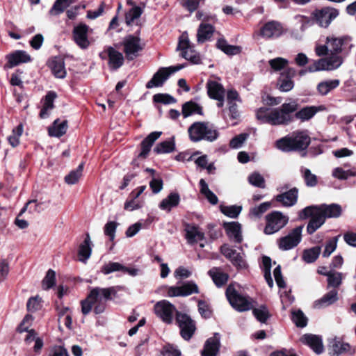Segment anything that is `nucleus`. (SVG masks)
<instances>
[{"mask_svg": "<svg viewBox=\"0 0 356 356\" xmlns=\"http://www.w3.org/2000/svg\"><path fill=\"white\" fill-rule=\"evenodd\" d=\"M343 40L334 36L327 37L326 43L324 45L316 48L318 56H323L328 53L330 54H338L342 50Z\"/></svg>", "mask_w": 356, "mask_h": 356, "instance_id": "obj_14", "label": "nucleus"}, {"mask_svg": "<svg viewBox=\"0 0 356 356\" xmlns=\"http://www.w3.org/2000/svg\"><path fill=\"white\" fill-rule=\"evenodd\" d=\"M226 296L232 306L239 312L248 311L253 307L252 299L238 293L232 285L227 287Z\"/></svg>", "mask_w": 356, "mask_h": 356, "instance_id": "obj_7", "label": "nucleus"}, {"mask_svg": "<svg viewBox=\"0 0 356 356\" xmlns=\"http://www.w3.org/2000/svg\"><path fill=\"white\" fill-rule=\"evenodd\" d=\"M175 149V143L173 141L166 140L159 143L154 148L157 154H168L173 152Z\"/></svg>", "mask_w": 356, "mask_h": 356, "instance_id": "obj_51", "label": "nucleus"}, {"mask_svg": "<svg viewBox=\"0 0 356 356\" xmlns=\"http://www.w3.org/2000/svg\"><path fill=\"white\" fill-rule=\"evenodd\" d=\"M266 225L264 228L266 234H273L288 223L289 218L280 211H273L266 216Z\"/></svg>", "mask_w": 356, "mask_h": 356, "instance_id": "obj_8", "label": "nucleus"}, {"mask_svg": "<svg viewBox=\"0 0 356 356\" xmlns=\"http://www.w3.org/2000/svg\"><path fill=\"white\" fill-rule=\"evenodd\" d=\"M185 230L186 237L189 243H197L204 238V233L197 226L188 225Z\"/></svg>", "mask_w": 356, "mask_h": 356, "instance_id": "obj_31", "label": "nucleus"}, {"mask_svg": "<svg viewBox=\"0 0 356 356\" xmlns=\"http://www.w3.org/2000/svg\"><path fill=\"white\" fill-rule=\"evenodd\" d=\"M202 114V108L193 102H188L182 106V114L184 118H188L193 114Z\"/></svg>", "mask_w": 356, "mask_h": 356, "instance_id": "obj_43", "label": "nucleus"}, {"mask_svg": "<svg viewBox=\"0 0 356 356\" xmlns=\"http://www.w3.org/2000/svg\"><path fill=\"white\" fill-rule=\"evenodd\" d=\"M154 310L156 315L168 324L172 323L176 314V321L180 327L181 337L186 340L191 338L195 330L194 323L187 315L178 312L174 305L163 300L154 305Z\"/></svg>", "mask_w": 356, "mask_h": 356, "instance_id": "obj_1", "label": "nucleus"}, {"mask_svg": "<svg viewBox=\"0 0 356 356\" xmlns=\"http://www.w3.org/2000/svg\"><path fill=\"white\" fill-rule=\"evenodd\" d=\"M180 202L178 193H171L164 198L159 204V208L162 210L170 211L172 208L177 207Z\"/></svg>", "mask_w": 356, "mask_h": 356, "instance_id": "obj_35", "label": "nucleus"}, {"mask_svg": "<svg viewBox=\"0 0 356 356\" xmlns=\"http://www.w3.org/2000/svg\"><path fill=\"white\" fill-rule=\"evenodd\" d=\"M122 45L124 52L128 60L134 59L143 49V44L140 38L131 35L124 38Z\"/></svg>", "mask_w": 356, "mask_h": 356, "instance_id": "obj_12", "label": "nucleus"}, {"mask_svg": "<svg viewBox=\"0 0 356 356\" xmlns=\"http://www.w3.org/2000/svg\"><path fill=\"white\" fill-rule=\"evenodd\" d=\"M248 181L251 185L255 187L265 188V179L264 177L257 172H254L249 175Z\"/></svg>", "mask_w": 356, "mask_h": 356, "instance_id": "obj_53", "label": "nucleus"}, {"mask_svg": "<svg viewBox=\"0 0 356 356\" xmlns=\"http://www.w3.org/2000/svg\"><path fill=\"white\" fill-rule=\"evenodd\" d=\"M123 269V265L118 262H109L108 264H104L101 271L104 275H108L113 272L122 271Z\"/></svg>", "mask_w": 356, "mask_h": 356, "instance_id": "obj_59", "label": "nucleus"}, {"mask_svg": "<svg viewBox=\"0 0 356 356\" xmlns=\"http://www.w3.org/2000/svg\"><path fill=\"white\" fill-rule=\"evenodd\" d=\"M340 84L339 79H329L320 82L316 87L319 95H327L330 92L337 88Z\"/></svg>", "mask_w": 356, "mask_h": 356, "instance_id": "obj_32", "label": "nucleus"}, {"mask_svg": "<svg viewBox=\"0 0 356 356\" xmlns=\"http://www.w3.org/2000/svg\"><path fill=\"white\" fill-rule=\"evenodd\" d=\"M184 65L161 67L153 76L152 79L146 84L147 88L161 86L168 77L177 71L182 69Z\"/></svg>", "mask_w": 356, "mask_h": 356, "instance_id": "obj_13", "label": "nucleus"}, {"mask_svg": "<svg viewBox=\"0 0 356 356\" xmlns=\"http://www.w3.org/2000/svg\"><path fill=\"white\" fill-rule=\"evenodd\" d=\"M262 264L264 266V277L268 283L269 287L273 286V280L271 277L270 268H271V259L268 257L264 256L262 258Z\"/></svg>", "mask_w": 356, "mask_h": 356, "instance_id": "obj_46", "label": "nucleus"}, {"mask_svg": "<svg viewBox=\"0 0 356 356\" xmlns=\"http://www.w3.org/2000/svg\"><path fill=\"white\" fill-rule=\"evenodd\" d=\"M325 109V107L323 105L306 106L296 112L295 117L302 122L307 121L312 118L318 112L323 111Z\"/></svg>", "mask_w": 356, "mask_h": 356, "instance_id": "obj_22", "label": "nucleus"}, {"mask_svg": "<svg viewBox=\"0 0 356 356\" xmlns=\"http://www.w3.org/2000/svg\"><path fill=\"white\" fill-rule=\"evenodd\" d=\"M89 27L85 24L81 23L74 26L72 35L75 43L82 49H87L90 45L88 38Z\"/></svg>", "mask_w": 356, "mask_h": 356, "instance_id": "obj_15", "label": "nucleus"}, {"mask_svg": "<svg viewBox=\"0 0 356 356\" xmlns=\"http://www.w3.org/2000/svg\"><path fill=\"white\" fill-rule=\"evenodd\" d=\"M338 299L339 297L337 291L332 289L325 294L321 298L316 300L314 305L316 309L325 308L336 302Z\"/></svg>", "mask_w": 356, "mask_h": 356, "instance_id": "obj_24", "label": "nucleus"}, {"mask_svg": "<svg viewBox=\"0 0 356 356\" xmlns=\"http://www.w3.org/2000/svg\"><path fill=\"white\" fill-rule=\"evenodd\" d=\"M207 92L211 98L221 99L224 97L225 90L220 83L210 81L207 83Z\"/></svg>", "mask_w": 356, "mask_h": 356, "instance_id": "obj_34", "label": "nucleus"}, {"mask_svg": "<svg viewBox=\"0 0 356 356\" xmlns=\"http://www.w3.org/2000/svg\"><path fill=\"white\" fill-rule=\"evenodd\" d=\"M339 237V236L334 237L327 242L323 252L324 257H328L336 250Z\"/></svg>", "mask_w": 356, "mask_h": 356, "instance_id": "obj_61", "label": "nucleus"}, {"mask_svg": "<svg viewBox=\"0 0 356 356\" xmlns=\"http://www.w3.org/2000/svg\"><path fill=\"white\" fill-rule=\"evenodd\" d=\"M321 251V248L319 246L305 250L303 252L302 259L307 263H312L317 259Z\"/></svg>", "mask_w": 356, "mask_h": 356, "instance_id": "obj_45", "label": "nucleus"}, {"mask_svg": "<svg viewBox=\"0 0 356 356\" xmlns=\"http://www.w3.org/2000/svg\"><path fill=\"white\" fill-rule=\"evenodd\" d=\"M55 280H56L55 272L53 270L49 269L47 271L44 280H42V288L45 290H47V289L51 288L55 284Z\"/></svg>", "mask_w": 356, "mask_h": 356, "instance_id": "obj_60", "label": "nucleus"}, {"mask_svg": "<svg viewBox=\"0 0 356 356\" xmlns=\"http://www.w3.org/2000/svg\"><path fill=\"white\" fill-rule=\"evenodd\" d=\"M161 131H154L149 134L141 143V152L139 156L146 157L154 143L161 136Z\"/></svg>", "mask_w": 356, "mask_h": 356, "instance_id": "obj_29", "label": "nucleus"}, {"mask_svg": "<svg viewBox=\"0 0 356 356\" xmlns=\"http://www.w3.org/2000/svg\"><path fill=\"white\" fill-rule=\"evenodd\" d=\"M301 341L308 345L316 354H321L323 352L324 347L322 339L314 334H305L301 338Z\"/></svg>", "mask_w": 356, "mask_h": 356, "instance_id": "obj_23", "label": "nucleus"}, {"mask_svg": "<svg viewBox=\"0 0 356 356\" xmlns=\"http://www.w3.org/2000/svg\"><path fill=\"white\" fill-rule=\"evenodd\" d=\"M49 67L54 76L63 79L66 76L64 59L61 57H55L49 61Z\"/></svg>", "mask_w": 356, "mask_h": 356, "instance_id": "obj_27", "label": "nucleus"}, {"mask_svg": "<svg viewBox=\"0 0 356 356\" xmlns=\"http://www.w3.org/2000/svg\"><path fill=\"white\" fill-rule=\"evenodd\" d=\"M303 226H298L291 230L286 236L281 237L277 241V245L283 251L289 250L296 247L302 239Z\"/></svg>", "mask_w": 356, "mask_h": 356, "instance_id": "obj_11", "label": "nucleus"}, {"mask_svg": "<svg viewBox=\"0 0 356 356\" xmlns=\"http://www.w3.org/2000/svg\"><path fill=\"white\" fill-rule=\"evenodd\" d=\"M292 320L297 327H304L307 324V318L300 310L292 312Z\"/></svg>", "mask_w": 356, "mask_h": 356, "instance_id": "obj_54", "label": "nucleus"}, {"mask_svg": "<svg viewBox=\"0 0 356 356\" xmlns=\"http://www.w3.org/2000/svg\"><path fill=\"white\" fill-rule=\"evenodd\" d=\"M355 172L350 170H345L341 167H337L333 169L332 175L339 180H346L349 177H354L355 176Z\"/></svg>", "mask_w": 356, "mask_h": 356, "instance_id": "obj_50", "label": "nucleus"}, {"mask_svg": "<svg viewBox=\"0 0 356 356\" xmlns=\"http://www.w3.org/2000/svg\"><path fill=\"white\" fill-rule=\"evenodd\" d=\"M220 348V338L216 333L213 337L208 339L202 351V356H216Z\"/></svg>", "mask_w": 356, "mask_h": 356, "instance_id": "obj_18", "label": "nucleus"}, {"mask_svg": "<svg viewBox=\"0 0 356 356\" xmlns=\"http://www.w3.org/2000/svg\"><path fill=\"white\" fill-rule=\"evenodd\" d=\"M221 252L237 268H244L246 267V262L244 259V254L243 252H237L227 245H224L221 247Z\"/></svg>", "mask_w": 356, "mask_h": 356, "instance_id": "obj_16", "label": "nucleus"}, {"mask_svg": "<svg viewBox=\"0 0 356 356\" xmlns=\"http://www.w3.org/2000/svg\"><path fill=\"white\" fill-rule=\"evenodd\" d=\"M242 207L241 206H220L221 212L225 216L235 218L241 213Z\"/></svg>", "mask_w": 356, "mask_h": 356, "instance_id": "obj_52", "label": "nucleus"}, {"mask_svg": "<svg viewBox=\"0 0 356 356\" xmlns=\"http://www.w3.org/2000/svg\"><path fill=\"white\" fill-rule=\"evenodd\" d=\"M297 198L298 190L294 188L286 193L277 195L275 200L285 207H291L296 203Z\"/></svg>", "mask_w": 356, "mask_h": 356, "instance_id": "obj_30", "label": "nucleus"}, {"mask_svg": "<svg viewBox=\"0 0 356 356\" xmlns=\"http://www.w3.org/2000/svg\"><path fill=\"white\" fill-rule=\"evenodd\" d=\"M349 348L348 343L333 339L330 342L328 350L330 356H339L340 354L348 351Z\"/></svg>", "mask_w": 356, "mask_h": 356, "instance_id": "obj_36", "label": "nucleus"}, {"mask_svg": "<svg viewBox=\"0 0 356 356\" xmlns=\"http://www.w3.org/2000/svg\"><path fill=\"white\" fill-rule=\"evenodd\" d=\"M325 275L327 277L329 286L337 288L341 285L342 282V274L341 273L330 271Z\"/></svg>", "mask_w": 356, "mask_h": 356, "instance_id": "obj_48", "label": "nucleus"}, {"mask_svg": "<svg viewBox=\"0 0 356 356\" xmlns=\"http://www.w3.org/2000/svg\"><path fill=\"white\" fill-rule=\"evenodd\" d=\"M269 65L274 71H280L284 69L289 63L285 58L277 57L268 61Z\"/></svg>", "mask_w": 356, "mask_h": 356, "instance_id": "obj_58", "label": "nucleus"}, {"mask_svg": "<svg viewBox=\"0 0 356 356\" xmlns=\"http://www.w3.org/2000/svg\"><path fill=\"white\" fill-rule=\"evenodd\" d=\"M106 52L108 56V67L111 70H117L123 65L124 59L122 53L112 47H108Z\"/></svg>", "mask_w": 356, "mask_h": 356, "instance_id": "obj_21", "label": "nucleus"}, {"mask_svg": "<svg viewBox=\"0 0 356 356\" xmlns=\"http://www.w3.org/2000/svg\"><path fill=\"white\" fill-rule=\"evenodd\" d=\"M257 117L259 120L272 125L285 124L292 120V117L284 114L280 108H260L257 112Z\"/></svg>", "mask_w": 356, "mask_h": 356, "instance_id": "obj_6", "label": "nucleus"}, {"mask_svg": "<svg viewBox=\"0 0 356 356\" xmlns=\"http://www.w3.org/2000/svg\"><path fill=\"white\" fill-rule=\"evenodd\" d=\"M217 47L226 54L236 55L241 52V48L238 46L230 45L224 40H219L217 42Z\"/></svg>", "mask_w": 356, "mask_h": 356, "instance_id": "obj_44", "label": "nucleus"}, {"mask_svg": "<svg viewBox=\"0 0 356 356\" xmlns=\"http://www.w3.org/2000/svg\"><path fill=\"white\" fill-rule=\"evenodd\" d=\"M83 169V163H82L76 170H72L65 177V181L70 185L76 184L82 177Z\"/></svg>", "mask_w": 356, "mask_h": 356, "instance_id": "obj_42", "label": "nucleus"}, {"mask_svg": "<svg viewBox=\"0 0 356 356\" xmlns=\"http://www.w3.org/2000/svg\"><path fill=\"white\" fill-rule=\"evenodd\" d=\"M116 293L114 287L92 289L87 298L81 302L82 313L87 315L91 311L92 306L96 314L102 313L106 308L107 300L111 299V296L115 295Z\"/></svg>", "mask_w": 356, "mask_h": 356, "instance_id": "obj_3", "label": "nucleus"}, {"mask_svg": "<svg viewBox=\"0 0 356 356\" xmlns=\"http://www.w3.org/2000/svg\"><path fill=\"white\" fill-rule=\"evenodd\" d=\"M252 312L256 318L261 323H265L270 316L269 312L264 305L254 309Z\"/></svg>", "mask_w": 356, "mask_h": 356, "instance_id": "obj_55", "label": "nucleus"}, {"mask_svg": "<svg viewBox=\"0 0 356 356\" xmlns=\"http://www.w3.org/2000/svg\"><path fill=\"white\" fill-rule=\"evenodd\" d=\"M248 135L245 134H239L233 138L229 143V147L232 149H238L242 147L246 140Z\"/></svg>", "mask_w": 356, "mask_h": 356, "instance_id": "obj_63", "label": "nucleus"}, {"mask_svg": "<svg viewBox=\"0 0 356 356\" xmlns=\"http://www.w3.org/2000/svg\"><path fill=\"white\" fill-rule=\"evenodd\" d=\"M337 15L338 11L331 8H324L316 10L314 13L317 22L323 27H327Z\"/></svg>", "mask_w": 356, "mask_h": 356, "instance_id": "obj_17", "label": "nucleus"}, {"mask_svg": "<svg viewBox=\"0 0 356 356\" xmlns=\"http://www.w3.org/2000/svg\"><path fill=\"white\" fill-rule=\"evenodd\" d=\"M56 95L54 92H49L45 97L43 108L41 110L40 116L44 118L48 115V111L54 108V101Z\"/></svg>", "mask_w": 356, "mask_h": 356, "instance_id": "obj_39", "label": "nucleus"}, {"mask_svg": "<svg viewBox=\"0 0 356 356\" xmlns=\"http://www.w3.org/2000/svg\"><path fill=\"white\" fill-rule=\"evenodd\" d=\"M310 142V137L305 131H295L277 140L275 147L282 152L303 150Z\"/></svg>", "mask_w": 356, "mask_h": 356, "instance_id": "obj_4", "label": "nucleus"}, {"mask_svg": "<svg viewBox=\"0 0 356 356\" xmlns=\"http://www.w3.org/2000/svg\"><path fill=\"white\" fill-rule=\"evenodd\" d=\"M330 55L326 58L319 59L314 62V64L308 67L307 71L315 72L321 70H333L339 67L343 63L342 58L337 54Z\"/></svg>", "mask_w": 356, "mask_h": 356, "instance_id": "obj_10", "label": "nucleus"}, {"mask_svg": "<svg viewBox=\"0 0 356 356\" xmlns=\"http://www.w3.org/2000/svg\"><path fill=\"white\" fill-rule=\"evenodd\" d=\"M182 296H188L193 293H198L197 285L193 282H188L181 286Z\"/></svg>", "mask_w": 356, "mask_h": 356, "instance_id": "obj_57", "label": "nucleus"}, {"mask_svg": "<svg viewBox=\"0 0 356 356\" xmlns=\"http://www.w3.org/2000/svg\"><path fill=\"white\" fill-rule=\"evenodd\" d=\"M223 227L228 236L236 243H241L242 236L241 232V225L236 222H225Z\"/></svg>", "mask_w": 356, "mask_h": 356, "instance_id": "obj_26", "label": "nucleus"}, {"mask_svg": "<svg viewBox=\"0 0 356 356\" xmlns=\"http://www.w3.org/2000/svg\"><path fill=\"white\" fill-rule=\"evenodd\" d=\"M341 212V207L337 204L309 206L301 211L300 218L302 219L311 218L307 231L308 234H312L325 223L327 218H339Z\"/></svg>", "mask_w": 356, "mask_h": 356, "instance_id": "obj_2", "label": "nucleus"}, {"mask_svg": "<svg viewBox=\"0 0 356 356\" xmlns=\"http://www.w3.org/2000/svg\"><path fill=\"white\" fill-rule=\"evenodd\" d=\"M92 253V242L90 236L88 234L82 243L80 244L78 251L79 260L86 264L88 259L90 257Z\"/></svg>", "mask_w": 356, "mask_h": 356, "instance_id": "obj_25", "label": "nucleus"}, {"mask_svg": "<svg viewBox=\"0 0 356 356\" xmlns=\"http://www.w3.org/2000/svg\"><path fill=\"white\" fill-rule=\"evenodd\" d=\"M76 0H56L53 7L49 10V15H58Z\"/></svg>", "mask_w": 356, "mask_h": 356, "instance_id": "obj_40", "label": "nucleus"}, {"mask_svg": "<svg viewBox=\"0 0 356 356\" xmlns=\"http://www.w3.org/2000/svg\"><path fill=\"white\" fill-rule=\"evenodd\" d=\"M23 131L22 124H19L13 130L12 134L8 138V142L12 147H17L19 144V139L22 135Z\"/></svg>", "mask_w": 356, "mask_h": 356, "instance_id": "obj_49", "label": "nucleus"}, {"mask_svg": "<svg viewBox=\"0 0 356 356\" xmlns=\"http://www.w3.org/2000/svg\"><path fill=\"white\" fill-rule=\"evenodd\" d=\"M213 31L214 29L211 25L209 24H201L197 30V42L202 43L209 40L212 36Z\"/></svg>", "mask_w": 356, "mask_h": 356, "instance_id": "obj_37", "label": "nucleus"}, {"mask_svg": "<svg viewBox=\"0 0 356 356\" xmlns=\"http://www.w3.org/2000/svg\"><path fill=\"white\" fill-rule=\"evenodd\" d=\"M283 33L281 24L276 22H270L261 29V34L266 38L279 37Z\"/></svg>", "mask_w": 356, "mask_h": 356, "instance_id": "obj_28", "label": "nucleus"}, {"mask_svg": "<svg viewBox=\"0 0 356 356\" xmlns=\"http://www.w3.org/2000/svg\"><path fill=\"white\" fill-rule=\"evenodd\" d=\"M67 127V120L60 122L59 120H56L49 127L48 132L50 136L60 137L66 133Z\"/></svg>", "mask_w": 356, "mask_h": 356, "instance_id": "obj_33", "label": "nucleus"}, {"mask_svg": "<svg viewBox=\"0 0 356 356\" xmlns=\"http://www.w3.org/2000/svg\"><path fill=\"white\" fill-rule=\"evenodd\" d=\"M177 49L181 51V56L191 63L199 64L200 63V54L191 44L187 33H184L180 36Z\"/></svg>", "mask_w": 356, "mask_h": 356, "instance_id": "obj_9", "label": "nucleus"}, {"mask_svg": "<svg viewBox=\"0 0 356 356\" xmlns=\"http://www.w3.org/2000/svg\"><path fill=\"white\" fill-rule=\"evenodd\" d=\"M189 138L193 142L207 140L213 142L218 137V131L208 122H197L192 124L188 129Z\"/></svg>", "mask_w": 356, "mask_h": 356, "instance_id": "obj_5", "label": "nucleus"}, {"mask_svg": "<svg viewBox=\"0 0 356 356\" xmlns=\"http://www.w3.org/2000/svg\"><path fill=\"white\" fill-rule=\"evenodd\" d=\"M8 60L7 67L12 68L21 63H28L31 60V56L24 51H15L6 56Z\"/></svg>", "mask_w": 356, "mask_h": 356, "instance_id": "obj_19", "label": "nucleus"}, {"mask_svg": "<svg viewBox=\"0 0 356 356\" xmlns=\"http://www.w3.org/2000/svg\"><path fill=\"white\" fill-rule=\"evenodd\" d=\"M200 192L203 194L208 201L212 204H216L218 202L217 196L209 188L206 181L202 179L200 181Z\"/></svg>", "mask_w": 356, "mask_h": 356, "instance_id": "obj_41", "label": "nucleus"}, {"mask_svg": "<svg viewBox=\"0 0 356 356\" xmlns=\"http://www.w3.org/2000/svg\"><path fill=\"white\" fill-rule=\"evenodd\" d=\"M142 14V10L138 6H134L126 14L125 20L128 25H131L135 19H138Z\"/></svg>", "mask_w": 356, "mask_h": 356, "instance_id": "obj_56", "label": "nucleus"}, {"mask_svg": "<svg viewBox=\"0 0 356 356\" xmlns=\"http://www.w3.org/2000/svg\"><path fill=\"white\" fill-rule=\"evenodd\" d=\"M27 309L29 312H34L41 307V299L39 296L30 298L27 302Z\"/></svg>", "mask_w": 356, "mask_h": 356, "instance_id": "obj_62", "label": "nucleus"}, {"mask_svg": "<svg viewBox=\"0 0 356 356\" xmlns=\"http://www.w3.org/2000/svg\"><path fill=\"white\" fill-rule=\"evenodd\" d=\"M33 320L34 318L32 315H26L17 328L18 332H24L30 330L29 327L32 325Z\"/></svg>", "mask_w": 356, "mask_h": 356, "instance_id": "obj_64", "label": "nucleus"}, {"mask_svg": "<svg viewBox=\"0 0 356 356\" xmlns=\"http://www.w3.org/2000/svg\"><path fill=\"white\" fill-rule=\"evenodd\" d=\"M209 274L217 286H222L228 280V275L218 268H213L209 271Z\"/></svg>", "mask_w": 356, "mask_h": 356, "instance_id": "obj_38", "label": "nucleus"}, {"mask_svg": "<svg viewBox=\"0 0 356 356\" xmlns=\"http://www.w3.org/2000/svg\"><path fill=\"white\" fill-rule=\"evenodd\" d=\"M296 74V71L293 69H288L285 73L281 74L277 86L279 89L282 92H289L293 89L294 84L291 80Z\"/></svg>", "mask_w": 356, "mask_h": 356, "instance_id": "obj_20", "label": "nucleus"}, {"mask_svg": "<svg viewBox=\"0 0 356 356\" xmlns=\"http://www.w3.org/2000/svg\"><path fill=\"white\" fill-rule=\"evenodd\" d=\"M300 172L307 186L314 187L317 184V177L316 175L313 174L309 169L302 168Z\"/></svg>", "mask_w": 356, "mask_h": 356, "instance_id": "obj_47", "label": "nucleus"}]
</instances>
